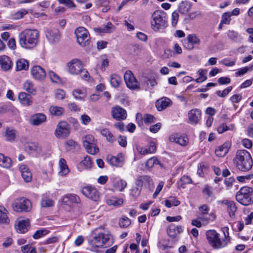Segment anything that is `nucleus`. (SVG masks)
I'll return each mask as SVG.
<instances>
[{"label":"nucleus","mask_w":253,"mask_h":253,"mask_svg":"<svg viewBox=\"0 0 253 253\" xmlns=\"http://www.w3.org/2000/svg\"><path fill=\"white\" fill-rule=\"evenodd\" d=\"M88 243L90 251L98 253L100 249L106 248L112 245V236L108 230L100 227L92 231Z\"/></svg>","instance_id":"1"},{"label":"nucleus","mask_w":253,"mask_h":253,"mask_svg":"<svg viewBox=\"0 0 253 253\" xmlns=\"http://www.w3.org/2000/svg\"><path fill=\"white\" fill-rule=\"evenodd\" d=\"M224 238L221 239L220 234L215 230L210 229L205 233L208 244L213 249L218 250L226 247L230 242L229 228L224 227L222 228Z\"/></svg>","instance_id":"2"},{"label":"nucleus","mask_w":253,"mask_h":253,"mask_svg":"<svg viewBox=\"0 0 253 253\" xmlns=\"http://www.w3.org/2000/svg\"><path fill=\"white\" fill-rule=\"evenodd\" d=\"M233 162L235 167L242 171L250 170L253 165L252 157L246 150H238L233 159Z\"/></svg>","instance_id":"3"},{"label":"nucleus","mask_w":253,"mask_h":253,"mask_svg":"<svg viewBox=\"0 0 253 253\" xmlns=\"http://www.w3.org/2000/svg\"><path fill=\"white\" fill-rule=\"evenodd\" d=\"M39 39V33L37 30L26 29L20 33L19 43L20 46L25 49L35 47Z\"/></svg>","instance_id":"4"},{"label":"nucleus","mask_w":253,"mask_h":253,"mask_svg":"<svg viewBox=\"0 0 253 253\" xmlns=\"http://www.w3.org/2000/svg\"><path fill=\"white\" fill-rule=\"evenodd\" d=\"M150 25L155 32L163 30L168 27V19L166 13L162 10H156L151 14Z\"/></svg>","instance_id":"5"},{"label":"nucleus","mask_w":253,"mask_h":253,"mask_svg":"<svg viewBox=\"0 0 253 253\" xmlns=\"http://www.w3.org/2000/svg\"><path fill=\"white\" fill-rule=\"evenodd\" d=\"M236 200L243 205H249L253 203V190L248 186H244L237 193Z\"/></svg>","instance_id":"6"},{"label":"nucleus","mask_w":253,"mask_h":253,"mask_svg":"<svg viewBox=\"0 0 253 253\" xmlns=\"http://www.w3.org/2000/svg\"><path fill=\"white\" fill-rule=\"evenodd\" d=\"M77 42L82 46L89 44L90 37L87 30L83 27H79L75 31Z\"/></svg>","instance_id":"7"},{"label":"nucleus","mask_w":253,"mask_h":253,"mask_svg":"<svg viewBox=\"0 0 253 253\" xmlns=\"http://www.w3.org/2000/svg\"><path fill=\"white\" fill-rule=\"evenodd\" d=\"M12 208L13 210L16 212L28 211L31 209V203L27 199L20 198L14 201L12 204Z\"/></svg>","instance_id":"8"},{"label":"nucleus","mask_w":253,"mask_h":253,"mask_svg":"<svg viewBox=\"0 0 253 253\" xmlns=\"http://www.w3.org/2000/svg\"><path fill=\"white\" fill-rule=\"evenodd\" d=\"M68 72L72 75H78L82 72L83 65L81 60L74 59L67 64Z\"/></svg>","instance_id":"9"},{"label":"nucleus","mask_w":253,"mask_h":253,"mask_svg":"<svg viewBox=\"0 0 253 253\" xmlns=\"http://www.w3.org/2000/svg\"><path fill=\"white\" fill-rule=\"evenodd\" d=\"M69 134L70 130L68 124L66 122H59L54 133L56 137L58 138H65Z\"/></svg>","instance_id":"10"},{"label":"nucleus","mask_w":253,"mask_h":253,"mask_svg":"<svg viewBox=\"0 0 253 253\" xmlns=\"http://www.w3.org/2000/svg\"><path fill=\"white\" fill-rule=\"evenodd\" d=\"M124 80L127 87L132 90L138 89L139 84L136 80L132 73L128 70L124 75Z\"/></svg>","instance_id":"11"},{"label":"nucleus","mask_w":253,"mask_h":253,"mask_svg":"<svg viewBox=\"0 0 253 253\" xmlns=\"http://www.w3.org/2000/svg\"><path fill=\"white\" fill-rule=\"evenodd\" d=\"M201 43L200 39L195 34H189L187 36L186 41L183 43L184 47L188 50H193L195 45H198Z\"/></svg>","instance_id":"12"},{"label":"nucleus","mask_w":253,"mask_h":253,"mask_svg":"<svg viewBox=\"0 0 253 253\" xmlns=\"http://www.w3.org/2000/svg\"><path fill=\"white\" fill-rule=\"evenodd\" d=\"M81 192L84 195L94 201H97L99 199V192L97 189L90 186L84 187Z\"/></svg>","instance_id":"13"},{"label":"nucleus","mask_w":253,"mask_h":253,"mask_svg":"<svg viewBox=\"0 0 253 253\" xmlns=\"http://www.w3.org/2000/svg\"><path fill=\"white\" fill-rule=\"evenodd\" d=\"M31 73L33 78L37 81H42L46 77V72L41 66L36 65L31 69Z\"/></svg>","instance_id":"14"},{"label":"nucleus","mask_w":253,"mask_h":253,"mask_svg":"<svg viewBox=\"0 0 253 253\" xmlns=\"http://www.w3.org/2000/svg\"><path fill=\"white\" fill-rule=\"evenodd\" d=\"M2 137L6 141L13 142L18 137V132L13 128L7 127L5 128Z\"/></svg>","instance_id":"15"},{"label":"nucleus","mask_w":253,"mask_h":253,"mask_svg":"<svg viewBox=\"0 0 253 253\" xmlns=\"http://www.w3.org/2000/svg\"><path fill=\"white\" fill-rule=\"evenodd\" d=\"M45 36L49 42L53 44L58 42L60 39V34L57 29H48L45 33Z\"/></svg>","instance_id":"16"},{"label":"nucleus","mask_w":253,"mask_h":253,"mask_svg":"<svg viewBox=\"0 0 253 253\" xmlns=\"http://www.w3.org/2000/svg\"><path fill=\"white\" fill-rule=\"evenodd\" d=\"M111 114L113 118L117 120H124L127 116L126 111L119 106L112 108Z\"/></svg>","instance_id":"17"},{"label":"nucleus","mask_w":253,"mask_h":253,"mask_svg":"<svg viewBox=\"0 0 253 253\" xmlns=\"http://www.w3.org/2000/svg\"><path fill=\"white\" fill-rule=\"evenodd\" d=\"M29 227V220L18 219L15 221V228L16 231L19 233H25L28 230Z\"/></svg>","instance_id":"18"},{"label":"nucleus","mask_w":253,"mask_h":253,"mask_svg":"<svg viewBox=\"0 0 253 253\" xmlns=\"http://www.w3.org/2000/svg\"><path fill=\"white\" fill-rule=\"evenodd\" d=\"M201 111L198 109H193L188 113L189 123L192 125L197 124L201 118Z\"/></svg>","instance_id":"19"},{"label":"nucleus","mask_w":253,"mask_h":253,"mask_svg":"<svg viewBox=\"0 0 253 253\" xmlns=\"http://www.w3.org/2000/svg\"><path fill=\"white\" fill-rule=\"evenodd\" d=\"M106 160L110 165L114 167H121L124 164V158L122 154H119L116 157L108 155Z\"/></svg>","instance_id":"20"},{"label":"nucleus","mask_w":253,"mask_h":253,"mask_svg":"<svg viewBox=\"0 0 253 253\" xmlns=\"http://www.w3.org/2000/svg\"><path fill=\"white\" fill-rule=\"evenodd\" d=\"M169 140L171 142L177 143L182 146H186L188 143V138L187 136L180 135L177 133L170 135Z\"/></svg>","instance_id":"21"},{"label":"nucleus","mask_w":253,"mask_h":253,"mask_svg":"<svg viewBox=\"0 0 253 253\" xmlns=\"http://www.w3.org/2000/svg\"><path fill=\"white\" fill-rule=\"evenodd\" d=\"M137 150L139 154L145 155L155 153L156 150V147L154 142H151L148 146H138L137 147Z\"/></svg>","instance_id":"22"},{"label":"nucleus","mask_w":253,"mask_h":253,"mask_svg":"<svg viewBox=\"0 0 253 253\" xmlns=\"http://www.w3.org/2000/svg\"><path fill=\"white\" fill-rule=\"evenodd\" d=\"M20 103L23 106H29L33 103L32 97L24 92H20L18 97Z\"/></svg>","instance_id":"23"},{"label":"nucleus","mask_w":253,"mask_h":253,"mask_svg":"<svg viewBox=\"0 0 253 253\" xmlns=\"http://www.w3.org/2000/svg\"><path fill=\"white\" fill-rule=\"evenodd\" d=\"M59 171L58 175L61 176H65L68 175L70 170L67 164L66 160L61 158L58 163Z\"/></svg>","instance_id":"24"},{"label":"nucleus","mask_w":253,"mask_h":253,"mask_svg":"<svg viewBox=\"0 0 253 253\" xmlns=\"http://www.w3.org/2000/svg\"><path fill=\"white\" fill-rule=\"evenodd\" d=\"M19 170L24 180L26 182H30L32 175L29 168L25 165H21L19 167Z\"/></svg>","instance_id":"25"},{"label":"nucleus","mask_w":253,"mask_h":253,"mask_svg":"<svg viewBox=\"0 0 253 253\" xmlns=\"http://www.w3.org/2000/svg\"><path fill=\"white\" fill-rule=\"evenodd\" d=\"M46 117L42 113L36 114L33 115L30 119V123L34 126H39L42 123L45 122Z\"/></svg>","instance_id":"26"},{"label":"nucleus","mask_w":253,"mask_h":253,"mask_svg":"<svg viewBox=\"0 0 253 253\" xmlns=\"http://www.w3.org/2000/svg\"><path fill=\"white\" fill-rule=\"evenodd\" d=\"M62 202L66 205L74 203L78 204L80 202V199L76 194H68L63 197Z\"/></svg>","instance_id":"27"},{"label":"nucleus","mask_w":253,"mask_h":253,"mask_svg":"<svg viewBox=\"0 0 253 253\" xmlns=\"http://www.w3.org/2000/svg\"><path fill=\"white\" fill-rule=\"evenodd\" d=\"M92 165V162L90 157L86 156L84 157V160L79 163L78 166V169L80 171L84 169H88L91 168Z\"/></svg>","instance_id":"28"},{"label":"nucleus","mask_w":253,"mask_h":253,"mask_svg":"<svg viewBox=\"0 0 253 253\" xmlns=\"http://www.w3.org/2000/svg\"><path fill=\"white\" fill-rule=\"evenodd\" d=\"M221 203L227 206V211L230 217L235 216L237 208L234 202L231 201L224 200Z\"/></svg>","instance_id":"29"},{"label":"nucleus","mask_w":253,"mask_h":253,"mask_svg":"<svg viewBox=\"0 0 253 253\" xmlns=\"http://www.w3.org/2000/svg\"><path fill=\"white\" fill-rule=\"evenodd\" d=\"M182 231L183 227L181 226H175L174 224H171L168 229V234L169 237L175 238Z\"/></svg>","instance_id":"30"},{"label":"nucleus","mask_w":253,"mask_h":253,"mask_svg":"<svg viewBox=\"0 0 253 253\" xmlns=\"http://www.w3.org/2000/svg\"><path fill=\"white\" fill-rule=\"evenodd\" d=\"M0 65L4 71H7L11 68V61L10 58L6 55L0 56Z\"/></svg>","instance_id":"31"},{"label":"nucleus","mask_w":253,"mask_h":253,"mask_svg":"<svg viewBox=\"0 0 253 253\" xmlns=\"http://www.w3.org/2000/svg\"><path fill=\"white\" fill-rule=\"evenodd\" d=\"M171 101L167 97H163L156 101V106L158 111H161L168 107Z\"/></svg>","instance_id":"32"},{"label":"nucleus","mask_w":253,"mask_h":253,"mask_svg":"<svg viewBox=\"0 0 253 253\" xmlns=\"http://www.w3.org/2000/svg\"><path fill=\"white\" fill-rule=\"evenodd\" d=\"M229 149V144L225 143L223 145L217 147L215 151V155L219 157H223L228 153Z\"/></svg>","instance_id":"33"},{"label":"nucleus","mask_w":253,"mask_h":253,"mask_svg":"<svg viewBox=\"0 0 253 253\" xmlns=\"http://www.w3.org/2000/svg\"><path fill=\"white\" fill-rule=\"evenodd\" d=\"M72 95L76 100H84L86 96V91L84 88H76L72 91Z\"/></svg>","instance_id":"34"},{"label":"nucleus","mask_w":253,"mask_h":253,"mask_svg":"<svg viewBox=\"0 0 253 253\" xmlns=\"http://www.w3.org/2000/svg\"><path fill=\"white\" fill-rule=\"evenodd\" d=\"M235 129V125L230 124L227 125L226 123H222L218 126L217 131L219 134L223 133L227 131H234Z\"/></svg>","instance_id":"35"},{"label":"nucleus","mask_w":253,"mask_h":253,"mask_svg":"<svg viewBox=\"0 0 253 253\" xmlns=\"http://www.w3.org/2000/svg\"><path fill=\"white\" fill-rule=\"evenodd\" d=\"M8 212L6 208L0 205V223L1 224H8L9 222V219L8 217L7 214Z\"/></svg>","instance_id":"36"},{"label":"nucleus","mask_w":253,"mask_h":253,"mask_svg":"<svg viewBox=\"0 0 253 253\" xmlns=\"http://www.w3.org/2000/svg\"><path fill=\"white\" fill-rule=\"evenodd\" d=\"M25 149L30 153L33 152L40 153L41 151V147L37 143H28L25 145Z\"/></svg>","instance_id":"37"},{"label":"nucleus","mask_w":253,"mask_h":253,"mask_svg":"<svg viewBox=\"0 0 253 253\" xmlns=\"http://www.w3.org/2000/svg\"><path fill=\"white\" fill-rule=\"evenodd\" d=\"M12 166V161L8 157L5 156L3 154L0 153V167L8 169Z\"/></svg>","instance_id":"38"},{"label":"nucleus","mask_w":253,"mask_h":253,"mask_svg":"<svg viewBox=\"0 0 253 253\" xmlns=\"http://www.w3.org/2000/svg\"><path fill=\"white\" fill-rule=\"evenodd\" d=\"M23 88L26 91L32 94H35L36 92V88L33 82L30 80H27L24 82Z\"/></svg>","instance_id":"39"},{"label":"nucleus","mask_w":253,"mask_h":253,"mask_svg":"<svg viewBox=\"0 0 253 253\" xmlns=\"http://www.w3.org/2000/svg\"><path fill=\"white\" fill-rule=\"evenodd\" d=\"M191 8V5L188 1H182L178 6L179 12L182 14H186L188 13Z\"/></svg>","instance_id":"40"},{"label":"nucleus","mask_w":253,"mask_h":253,"mask_svg":"<svg viewBox=\"0 0 253 253\" xmlns=\"http://www.w3.org/2000/svg\"><path fill=\"white\" fill-rule=\"evenodd\" d=\"M50 114L55 116H60L63 114L64 109L62 107L52 105L49 108Z\"/></svg>","instance_id":"41"},{"label":"nucleus","mask_w":253,"mask_h":253,"mask_svg":"<svg viewBox=\"0 0 253 253\" xmlns=\"http://www.w3.org/2000/svg\"><path fill=\"white\" fill-rule=\"evenodd\" d=\"M110 82L113 87L117 88L120 86L122 82V79L117 74H113L110 76Z\"/></svg>","instance_id":"42"},{"label":"nucleus","mask_w":253,"mask_h":253,"mask_svg":"<svg viewBox=\"0 0 253 253\" xmlns=\"http://www.w3.org/2000/svg\"><path fill=\"white\" fill-rule=\"evenodd\" d=\"M139 119H142L145 124L152 123L155 121L154 116L148 114L144 115L143 117L141 114H137L136 119L138 120Z\"/></svg>","instance_id":"43"},{"label":"nucleus","mask_w":253,"mask_h":253,"mask_svg":"<svg viewBox=\"0 0 253 253\" xmlns=\"http://www.w3.org/2000/svg\"><path fill=\"white\" fill-rule=\"evenodd\" d=\"M227 35L231 40L235 42H241L242 39L241 36L238 33L233 30H229L227 33Z\"/></svg>","instance_id":"44"},{"label":"nucleus","mask_w":253,"mask_h":253,"mask_svg":"<svg viewBox=\"0 0 253 253\" xmlns=\"http://www.w3.org/2000/svg\"><path fill=\"white\" fill-rule=\"evenodd\" d=\"M83 145L84 147H87L89 145H91L96 143V140L94 139L93 135L90 134H87L82 138Z\"/></svg>","instance_id":"45"},{"label":"nucleus","mask_w":253,"mask_h":253,"mask_svg":"<svg viewBox=\"0 0 253 253\" xmlns=\"http://www.w3.org/2000/svg\"><path fill=\"white\" fill-rule=\"evenodd\" d=\"M106 203L109 206H113L117 207L122 206L123 204L124 201L123 199H118L116 197H112L107 200Z\"/></svg>","instance_id":"46"},{"label":"nucleus","mask_w":253,"mask_h":253,"mask_svg":"<svg viewBox=\"0 0 253 253\" xmlns=\"http://www.w3.org/2000/svg\"><path fill=\"white\" fill-rule=\"evenodd\" d=\"M192 181V179L189 176L183 175L178 181V188H184L186 185L191 183Z\"/></svg>","instance_id":"47"},{"label":"nucleus","mask_w":253,"mask_h":253,"mask_svg":"<svg viewBox=\"0 0 253 253\" xmlns=\"http://www.w3.org/2000/svg\"><path fill=\"white\" fill-rule=\"evenodd\" d=\"M28 67L29 64L28 62L24 59L19 60L16 63V71L26 70L28 69Z\"/></svg>","instance_id":"48"},{"label":"nucleus","mask_w":253,"mask_h":253,"mask_svg":"<svg viewBox=\"0 0 253 253\" xmlns=\"http://www.w3.org/2000/svg\"><path fill=\"white\" fill-rule=\"evenodd\" d=\"M115 29L114 26L111 23H108L104 27L97 28L96 31L100 33H111Z\"/></svg>","instance_id":"49"},{"label":"nucleus","mask_w":253,"mask_h":253,"mask_svg":"<svg viewBox=\"0 0 253 253\" xmlns=\"http://www.w3.org/2000/svg\"><path fill=\"white\" fill-rule=\"evenodd\" d=\"M100 134L106 137V140L109 142H113L114 140V137L111 132L107 128L100 130Z\"/></svg>","instance_id":"50"},{"label":"nucleus","mask_w":253,"mask_h":253,"mask_svg":"<svg viewBox=\"0 0 253 253\" xmlns=\"http://www.w3.org/2000/svg\"><path fill=\"white\" fill-rule=\"evenodd\" d=\"M86 152L91 155H95L99 152V148L96 145V143L89 145L85 147Z\"/></svg>","instance_id":"51"},{"label":"nucleus","mask_w":253,"mask_h":253,"mask_svg":"<svg viewBox=\"0 0 253 253\" xmlns=\"http://www.w3.org/2000/svg\"><path fill=\"white\" fill-rule=\"evenodd\" d=\"M145 181L148 182H150L152 181V179L148 176H144L139 177L136 181V187L138 188H140V189H142V187L143 186V181Z\"/></svg>","instance_id":"52"},{"label":"nucleus","mask_w":253,"mask_h":253,"mask_svg":"<svg viewBox=\"0 0 253 253\" xmlns=\"http://www.w3.org/2000/svg\"><path fill=\"white\" fill-rule=\"evenodd\" d=\"M48 76L50 80L57 84H59L61 82V80L59 76L54 72L52 71H49L48 72Z\"/></svg>","instance_id":"53"},{"label":"nucleus","mask_w":253,"mask_h":253,"mask_svg":"<svg viewBox=\"0 0 253 253\" xmlns=\"http://www.w3.org/2000/svg\"><path fill=\"white\" fill-rule=\"evenodd\" d=\"M207 71L204 69H200L198 71L199 77L195 80V82L197 83H202L207 79V77L206 76Z\"/></svg>","instance_id":"54"},{"label":"nucleus","mask_w":253,"mask_h":253,"mask_svg":"<svg viewBox=\"0 0 253 253\" xmlns=\"http://www.w3.org/2000/svg\"><path fill=\"white\" fill-rule=\"evenodd\" d=\"M131 220L126 216L122 217L119 220V225L121 228H126L131 224Z\"/></svg>","instance_id":"55"},{"label":"nucleus","mask_w":253,"mask_h":253,"mask_svg":"<svg viewBox=\"0 0 253 253\" xmlns=\"http://www.w3.org/2000/svg\"><path fill=\"white\" fill-rule=\"evenodd\" d=\"M109 1L108 0H99L97 2V4L99 5L100 6L103 7L101 9L102 11L103 12H106L109 10L110 9V7L108 5Z\"/></svg>","instance_id":"56"},{"label":"nucleus","mask_w":253,"mask_h":253,"mask_svg":"<svg viewBox=\"0 0 253 253\" xmlns=\"http://www.w3.org/2000/svg\"><path fill=\"white\" fill-rule=\"evenodd\" d=\"M159 161L157 158L156 157H153L149 159L146 163V167L148 168H151L154 167L155 165H159Z\"/></svg>","instance_id":"57"},{"label":"nucleus","mask_w":253,"mask_h":253,"mask_svg":"<svg viewBox=\"0 0 253 253\" xmlns=\"http://www.w3.org/2000/svg\"><path fill=\"white\" fill-rule=\"evenodd\" d=\"M54 203L53 200L49 199L44 198L42 199L41 201V205L43 208H47L53 206Z\"/></svg>","instance_id":"58"},{"label":"nucleus","mask_w":253,"mask_h":253,"mask_svg":"<svg viewBox=\"0 0 253 253\" xmlns=\"http://www.w3.org/2000/svg\"><path fill=\"white\" fill-rule=\"evenodd\" d=\"M66 95L65 91L62 89H58L55 91V97L57 99L63 100Z\"/></svg>","instance_id":"59"},{"label":"nucleus","mask_w":253,"mask_h":253,"mask_svg":"<svg viewBox=\"0 0 253 253\" xmlns=\"http://www.w3.org/2000/svg\"><path fill=\"white\" fill-rule=\"evenodd\" d=\"M230 16L229 13H224L222 15L221 24H229L231 20Z\"/></svg>","instance_id":"60"},{"label":"nucleus","mask_w":253,"mask_h":253,"mask_svg":"<svg viewBox=\"0 0 253 253\" xmlns=\"http://www.w3.org/2000/svg\"><path fill=\"white\" fill-rule=\"evenodd\" d=\"M253 178V173L247 174L244 176H239L237 177V180L240 182H244L247 180Z\"/></svg>","instance_id":"61"},{"label":"nucleus","mask_w":253,"mask_h":253,"mask_svg":"<svg viewBox=\"0 0 253 253\" xmlns=\"http://www.w3.org/2000/svg\"><path fill=\"white\" fill-rule=\"evenodd\" d=\"M141 191V189L140 188L134 186L131 189L130 195L133 197L136 198L140 195Z\"/></svg>","instance_id":"62"},{"label":"nucleus","mask_w":253,"mask_h":253,"mask_svg":"<svg viewBox=\"0 0 253 253\" xmlns=\"http://www.w3.org/2000/svg\"><path fill=\"white\" fill-rule=\"evenodd\" d=\"M27 10L25 9H21L14 14V18L16 19H21L23 18L24 15L27 14Z\"/></svg>","instance_id":"63"},{"label":"nucleus","mask_w":253,"mask_h":253,"mask_svg":"<svg viewBox=\"0 0 253 253\" xmlns=\"http://www.w3.org/2000/svg\"><path fill=\"white\" fill-rule=\"evenodd\" d=\"M204 194L207 196L208 197H210L212 196L213 193L212 191V187L209 185H205L203 190Z\"/></svg>","instance_id":"64"}]
</instances>
